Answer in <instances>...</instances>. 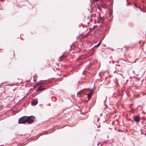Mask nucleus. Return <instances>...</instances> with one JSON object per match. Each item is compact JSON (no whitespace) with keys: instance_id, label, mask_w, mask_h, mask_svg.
I'll use <instances>...</instances> for the list:
<instances>
[{"instance_id":"nucleus-1","label":"nucleus","mask_w":146,"mask_h":146,"mask_svg":"<svg viewBox=\"0 0 146 146\" xmlns=\"http://www.w3.org/2000/svg\"><path fill=\"white\" fill-rule=\"evenodd\" d=\"M34 119L35 117L33 116H24L19 119L18 123H28V124H30L31 123L34 121Z\"/></svg>"},{"instance_id":"nucleus-2","label":"nucleus","mask_w":146,"mask_h":146,"mask_svg":"<svg viewBox=\"0 0 146 146\" xmlns=\"http://www.w3.org/2000/svg\"><path fill=\"white\" fill-rule=\"evenodd\" d=\"M133 119L135 122L138 123L140 120V117L139 115H137L134 117Z\"/></svg>"},{"instance_id":"nucleus-3","label":"nucleus","mask_w":146,"mask_h":146,"mask_svg":"<svg viewBox=\"0 0 146 146\" xmlns=\"http://www.w3.org/2000/svg\"><path fill=\"white\" fill-rule=\"evenodd\" d=\"M45 88H42V86H40L37 88L36 90V91H41L44 90Z\"/></svg>"},{"instance_id":"nucleus-4","label":"nucleus","mask_w":146,"mask_h":146,"mask_svg":"<svg viewBox=\"0 0 146 146\" xmlns=\"http://www.w3.org/2000/svg\"><path fill=\"white\" fill-rule=\"evenodd\" d=\"M93 90H92L88 95L87 97L88 99V100H90V98L92 97V94Z\"/></svg>"},{"instance_id":"nucleus-5","label":"nucleus","mask_w":146,"mask_h":146,"mask_svg":"<svg viewBox=\"0 0 146 146\" xmlns=\"http://www.w3.org/2000/svg\"><path fill=\"white\" fill-rule=\"evenodd\" d=\"M38 103L36 100H33L31 102V104L32 106H34L36 105Z\"/></svg>"},{"instance_id":"nucleus-6","label":"nucleus","mask_w":146,"mask_h":146,"mask_svg":"<svg viewBox=\"0 0 146 146\" xmlns=\"http://www.w3.org/2000/svg\"><path fill=\"white\" fill-rule=\"evenodd\" d=\"M94 47L92 48V49H90L89 50V52L91 54H93L94 52Z\"/></svg>"},{"instance_id":"nucleus-7","label":"nucleus","mask_w":146,"mask_h":146,"mask_svg":"<svg viewBox=\"0 0 146 146\" xmlns=\"http://www.w3.org/2000/svg\"><path fill=\"white\" fill-rule=\"evenodd\" d=\"M64 58V56L63 55H62L59 58V60L60 61H62L63 59Z\"/></svg>"},{"instance_id":"nucleus-8","label":"nucleus","mask_w":146,"mask_h":146,"mask_svg":"<svg viewBox=\"0 0 146 146\" xmlns=\"http://www.w3.org/2000/svg\"><path fill=\"white\" fill-rule=\"evenodd\" d=\"M101 43V41H100L99 43L96 45L94 46V47H98L100 45V44Z\"/></svg>"},{"instance_id":"nucleus-9","label":"nucleus","mask_w":146,"mask_h":146,"mask_svg":"<svg viewBox=\"0 0 146 146\" xmlns=\"http://www.w3.org/2000/svg\"><path fill=\"white\" fill-rule=\"evenodd\" d=\"M80 65V64L77 65V66H76V68H77V69H79L80 68V67L79 66Z\"/></svg>"},{"instance_id":"nucleus-10","label":"nucleus","mask_w":146,"mask_h":146,"mask_svg":"<svg viewBox=\"0 0 146 146\" xmlns=\"http://www.w3.org/2000/svg\"><path fill=\"white\" fill-rule=\"evenodd\" d=\"M96 27V26H93V28H91V29H92V30H93V29H94Z\"/></svg>"},{"instance_id":"nucleus-11","label":"nucleus","mask_w":146,"mask_h":146,"mask_svg":"<svg viewBox=\"0 0 146 146\" xmlns=\"http://www.w3.org/2000/svg\"><path fill=\"white\" fill-rule=\"evenodd\" d=\"M134 6H135L136 7H137V5H136V4L135 3H134Z\"/></svg>"},{"instance_id":"nucleus-12","label":"nucleus","mask_w":146,"mask_h":146,"mask_svg":"<svg viewBox=\"0 0 146 146\" xmlns=\"http://www.w3.org/2000/svg\"><path fill=\"white\" fill-rule=\"evenodd\" d=\"M106 98H105V100L104 101V102H105V101H106Z\"/></svg>"},{"instance_id":"nucleus-13","label":"nucleus","mask_w":146,"mask_h":146,"mask_svg":"<svg viewBox=\"0 0 146 146\" xmlns=\"http://www.w3.org/2000/svg\"><path fill=\"white\" fill-rule=\"evenodd\" d=\"M133 72L134 73V74H135V71H133Z\"/></svg>"},{"instance_id":"nucleus-14","label":"nucleus","mask_w":146,"mask_h":146,"mask_svg":"<svg viewBox=\"0 0 146 146\" xmlns=\"http://www.w3.org/2000/svg\"><path fill=\"white\" fill-rule=\"evenodd\" d=\"M54 127L52 129H51V130L52 131H53V129H54Z\"/></svg>"},{"instance_id":"nucleus-15","label":"nucleus","mask_w":146,"mask_h":146,"mask_svg":"<svg viewBox=\"0 0 146 146\" xmlns=\"http://www.w3.org/2000/svg\"><path fill=\"white\" fill-rule=\"evenodd\" d=\"M98 1V0H95V1L96 2Z\"/></svg>"},{"instance_id":"nucleus-16","label":"nucleus","mask_w":146,"mask_h":146,"mask_svg":"<svg viewBox=\"0 0 146 146\" xmlns=\"http://www.w3.org/2000/svg\"><path fill=\"white\" fill-rule=\"evenodd\" d=\"M35 81H36V80H35V79H34V82H35Z\"/></svg>"},{"instance_id":"nucleus-17","label":"nucleus","mask_w":146,"mask_h":146,"mask_svg":"<svg viewBox=\"0 0 146 146\" xmlns=\"http://www.w3.org/2000/svg\"><path fill=\"white\" fill-rule=\"evenodd\" d=\"M125 48H126V49H127V47L126 46H125Z\"/></svg>"},{"instance_id":"nucleus-18","label":"nucleus","mask_w":146,"mask_h":146,"mask_svg":"<svg viewBox=\"0 0 146 146\" xmlns=\"http://www.w3.org/2000/svg\"><path fill=\"white\" fill-rule=\"evenodd\" d=\"M80 92V91L79 92H78V93H77V94H78Z\"/></svg>"},{"instance_id":"nucleus-19","label":"nucleus","mask_w":146,"mask_h":146,"mask_svg":"<svg viewBox=\"0 0 146 146\" xmlns=\"http://www.w3.org/2000/svg\"><path fill=\"white\" fill-rule=\"evenodd\" d=\"M112 62L113 63H114V61H112Z\"/></svg>"},{"instance_id":"nucleus-20","label":"nucleus","mask_w":146,"mask_h":146,"mask_svg":"<svg viewBox=\"0 0 146 146\" xmlns=\"http://www.w3.org/2000/svg\"><path fill=\"white\" fill-rule=\"evenodd\" d=\"M101 19H102V18L101 17H100Z\"/></svg>"},{"instance_id":"nucleus-21","label":"nucleus","mask_w":146,"mask_h":146,"mask_svg":"<svg viewBox=\"0 0 146 146\" xmlns=\"http://www.w3.org/2000/svg\"><path fill=\"white\" fill-rule=\"evenodd\" d=\"M139 43H140V41H139Z\"/></svg>"},{"instance_id":"nucleus-22","label":"nucleus","mask_w":146,"mask_h":146,"mask_svg":"<svg viewBox=\"0 0 146 146\" xmlns=\"http://www.w3.org/2000/svg\"><path fill=\"white\" fill-rule=\"evenodd\" d=\"M109 63H111L110 61V62H109Z\"/></svg>"},{"instance_id":"nucleus-23","label":"nucleus","mask_w":146,"mask_h":146,"mask_svg":"<svg viewBox=\"0 0 146 146\" xmlns=\"http://www.w3.org/2000/svg\"><path fill=\"white\" fill-rule=\"evenodd\" d=\"M88 33L86 34V35H88Z\"/></svg>"},{"instance_id":"nucleus-24","label":"nucleus","mask_w":146,"mask_h":146,"mask_svg":"<svg viewBox=\"0 0 146 146\" xmlns=\"http://www.w3.org/2000/svg\"><path fill=\"white\" fill-rule=\"evenodd\" d=\"M116 80H117V79H116Z\"/></svg>"}]
</instances>
